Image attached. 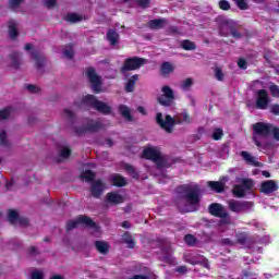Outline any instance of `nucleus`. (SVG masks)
I'll return each instance as SVG.
<instances>
[{
  "instance_id": "nucleus-1",
  "label": "nucleus",
  "mask_w": 279,
  "mask_h": 279,
  "mask_svg": "<svg viewBox=\"0 0 279 279\" xmlns=\"http://www.w3.org/2000/svg\"><path fill=\"white\" fill-rule=\"evenodd\" d=\"M177 197L174 198V205L182 214L195 213L199 210V204H202V191L199 185L182 184L175 189Z\"/></svg>"
},
{
  "instance_id": "nucleus-2",
  "label": "nucleus",
  "mask_w": 279,
  "mask_h": 279,
  "mask_svg": "<svg viewBox=\"0 0 279 279\" xmlns=\"http://www.w3.org/2000/svg\"><path fill=\"white\" fill-rule=\"evenodd\" d=\"M81 101L84 106H88V108H93L96 112H99V114H104L105 117L112 114V107L97 99L95 95L87 94L83 96Z\"/></svg>"
},
{
  "instance_id": "nucleus-3",
  "label": "nucleus",
  "mask_w": 279,
  "mask_h": 279,
  "mask_svg": "<svg viewBox=\"0 0 279 279\" xmlns=\"http://www.w3.org/2000/svg\"><path fill=\"white\" fill-rule=\"evenodd\" d=\"M156 123L161 128V130H165L167 134H172L173 133V128L175 125H182L183 120L180 114H178L175 118L167 114L165 119H162V113L158 112L156 116Z\"/></svg>"
},
{
  "instance_id": "nucleus-4",
  "label": "nucleus",
  "mask_w": 279,
  "mask_h": 279,
  "mask_svg": "<svg viewBox=\"0 0 279 279\" xmlns=\"http://www.w3.org/2000/svg\"><path fill=\"white\" fill-rule=\"evenodd\" d=\"M253 133L257 136H263L267 138L270 134H272L275 141H279V128L265 122H257L253 124Z\"/></svg>"
},
{
  "instance_id": "nucleus-5",
  "label": "nucleus",
  "mask_w": 279,
  "mask_h": 279,
  "mask_svg": "<svg viewBox=\"0 0 279 279\" xmlns=\"http://www.w3.org/2000/svg\"><path fill=\"white\" fill-rule=\"evenodd\" d=\"M142 158L155 162L158 169H162L167 165V158L162 156L158 147H147L143 150Z\"/></svg>"
},
{
  "instance_id": "nucleus-6",
  "label": "nucleus",
  "mask_w": 279,
  "mask_h": 279,
  "mask_svg": "<svg viewBox=\"0 0 279 279\" xmlns=\"http://www.w3.org/2000/svg\"><path fill=\"white\" fill-rule=\"evenodd\" d=\"M147 60L141 57H131L126 58L123 62V65L120 69V73H128L130 71H138L141 66H145Z\"/></svg>"
},
{
  "instance_id": "nucleus-7",
  "label": "nucleus",
  "mask_w": 279,
  "mask_h": 279,
  "mask_svg": "<svg viewBox=\"0 0 279 279\" xmlns=\"http://www.w3.org/2000/svg\"><path fill=\"white\" fill-rule=\"evenodd\" d=\"M86 77L88 78L89 83L92 84V90L95 95H99L101 93V76L97 74V70L95 68L89 66L86 69Z\"/></svg>"
},
{
  "instance_id": "nucleus-8",
  "label": "nucleus",
  "mask_w": 279,
  "mask_h": 279,
  "mask_svg": "<svg viewBox=\"0 0 279 279\" xmlns=\"http://www.w3.org/2000/svg\"><path fill=\"white\" fill-rule=\"evenodd\" d=\"M84 226L85 228H97V222H94L88 216H78L75 220H69L66 222V232L75 230L77 226Z\"/></svg>"
},
{
  "instance_id": "nucleus-9",
  "label": "nucleus",
  "mask_w": 279,
  "mask_h": 279,
  "mask_svg": "<svg viewBox=\"0 0 279 279\" xmlns=\"http://www.w3.org/2000/svg\"><path fill=\"white\" fill-rule=\"evenodd\" d=\"M161 93L162 94L157 98L158 104L165 108L173 106L175 101V94L173 93V89L169 85H165L161 88Z\"/></svg>"
},
{
  "instance_id": "nucleus-10",
  "label": "nucleus",
  "mask_w": 279,
  "mask_h": 279,
  "mask_svg": "<svg viewBox=\"0 0 279 279\" xmlns=\"http://www.w3.org/2000/svg\"><path fill=\"white\" fill-rule=\"evenodd\" d=\"M254 189V181L252 179H243L241 184L233 186L232 193L234 197L243 198L245 194Z\"/></svg>"
},
{
  "instance_id": "nucleus-11",
  "label": "nucleus",
  "mask_w": 279,
  "mask_h": 279,
  "mask_svg": "<svg viewBox=\"0 0 279 279\" xmlns=\"http://www.w3.org/2000/svg\"><path fill=\"white\" fill-rule=\"evenodd\" d=\"M104 129V123L100 121L89 120L84 126H76L74 132L77 136H82L85 132H99V130Z\"/></svg>"
},
{
  "instance_id": "nucleus-12",
  "label": "nucleus",
  "mask_w": 279,
  "mask_h": 279,
  "mask_svg": "<svg viewBox=\"0 0 279 279\" xmlns=\"http://www.w3.org/2000/svg\"><path fill=\"white\" fill-rule=\"evenodd\" d=\"M269 92L267 89L257 90L256 108L257 110H267L269 106Z\"/></svg>"
},
{
  "instance_id": "nucleus-13",
  "label": "nucleus",
  "mask_w": 279,
  "mask_h": 279,
  "mask_svg": "<svg viewBox=\"0 0 279 279\" xmlns=\"http://www.w3.org/2000/svg\"><path fill=\"white\" fill-rule=\"evenodd\" d=\"M208 213L213 217H218L219 219H228V217L230 216L228 211H226V208H223L222 205L219 203H211L208 206Z\"/></svg>"
},
{
  "instance_id": "nucleus-14",
  "label": "nucleus",
  "mask_w": 279,
  "mask_h": 279,
  "mask_svg": "<svg viewBox=\"0 0 279 279\" xmlns=\"http://www.w3.org/2000/svg\"><path fill=\"white\" fill-rule=\"evenodd\" d=\"M89 191L95 199H99L101 195H104V191H106V183L104 182V180L97 179L92 182Z\"/></svg>"
},
{
  "instance_id": "nucleus-15",
  "label": "nucleus",
  "mask_w": 279,
  "mask_h": 279,
  "mask_svg": "<svg viewBox=\"0 0 279 279\" xmlns=\"http://www.w3.org/2000/svg\"><path fill=\"white\" fill-rule=\"evenodd\" d=\"M254 204L252 202L243 201H230L229 208L232 213H245V210H250Z\"/></svg>"
},
{
  "instance_id": "nucleus-16",
  "label": "nucleus",
  "mask_w": 279,
  "mask_h": 279,
  "mask_svg": "<svg viewBox=\"0 0 279 279\" xmlns=\"http://www.w3.org/2000/svg\"><path fill=\"white\" fill-rule=\"evenodd\" d=\"M259 191L260 193H264V195L276 193V191H278V183L274 180L264 181L262 182Z\"/></svg>"
},
{
  "instance_id": "nucleus-17",
  "label": "nucleus",
  "mask_w": 279,
  "mask_h": 279,
  "mask_svg": "<svg viewBox=\"0 0 279 279\" xmlns=\"http://www.w3.org/2000/svg\"><path fill=\"white\" fill-rule=\"evenodd\" d=\"M241 158L246 162V165H251V167H262L263 165L259 161H256V157L252 156L250 151L242 150L240 153Z\"/></svg>"
},
{
  "instance_id": "nucleus-18",
  "label": "nucleus",
  "mask_w": 279,
  "mask_h": 279,
  "mask_svg": "<svg viewBox=\"0 0 279 279\" xmlns=\"http://www.w3.org/2000/svg\"><path fill=\"white\" fill-rule=\"evenodd\" d=\"M120 38L121 36L119 35V32L116 31V28H110L107 32V40L111 47L119 45Z\"/></svg>"
},
{
  "instance_id": "nucleus-19",
  "label": "nucleus",
  "mask_w": 279,
  "mask_h": 279,
  "mask_svg": "<svg viewBox=\"0 0 279 279\" xmlns=\"http://www.w3.org/2000/svg\"><path fill=\"white\" fill-rule=\"evenodd\" d=\"M107 202L117 206L119 204H123L125 199L118 192H109L107 193Z\"/></svg>"
},
{
  "instance_id": "nucleus-20",
  "label": "nucleus",
  "mask_w": 279,
  "mask_h": 279,
  "mask_svg": "<svg viewBox=\"0 0 279 279\" xmlns=\"http://www.w3.org/2000/svg\"><path fill=\"white\" fill-rule=\"evenodd\" d=\"M94 245L97 252H99V254H102L104 256L110 253V244L106 241L97 240L95 241Z\"/></svg>"
},
{
  "instance_id": "nucleus-21",
  "label": "nucleus",
  "mask_w": 279,
  "mask_h": 279,
  "mask_svg": "<svg viewBox=\"0 0 279 279\" xmlns=\"http://www.w3.org/2000/svg\"><path fill=\"white\" fill-rule=\"evenodd\" d=\"M173 71H175V66L173 65V63L169 61H165L163 63H161L160 73L163 77H169V75H171Z\"/></svg>"
},
{
  "instance_id": "nucleus-22",
  "label": "nucleus",
  "mask_w": 279,
  "mask_h": 279,
  "mask_svg": "<svg viewBox=\"0 0 279 279\" xmlns=\"http://www.w3.org/2000/svg\"><path fill=\"white\" fill-rule=\"evenodd\" d=\"M202 258H204V256L199 254L190 253L184 255V260L185 263H189V265H201Z\"/></svg>"
},
{
  "instance_id": "nucleus-23",
  "label": "nucleus",
  "mask_w": 279,
  "mask_h": 279,
  "mask_svg": "<svg viewBox=\"0 0 279 279\" xmlns=\"http://www.w3.org/2000/svg\"><path fill=\"white\" fill-rule=\"evenodd\" d=\"M31 56L36 62V69H41L43 66H45V62H47V59L38 50L32 51Z\"/></svg>"
},
{
  "instance_id": "nucleus-24",
  "label": "nucleus",
  "mask_w": 279,
  "mask_h": 279,
  "mask_svg": "<svg viewBox=\"0 0 279 279\" xmlns=\"http://www.w3.org/2000/svg\"><path fill=\"white\" fill-rule=\"evenodd\" d=\"M118 112H120L121 117L125 119L126 121H134V117H132V111H130V107L126 105H119Z\"/></svg>"
},
{
  "instance_id": "nucleus-25",
  "label": "nucleus",
  "mask_w": 279,
  "mask_h": 279,
  "mask_svg": "<svg viewBox=\"0 0 279 279\" xmlns=\"http://www.w3.org/2000/svg\"><path fill=\"white\" fill-rule=\"evenodd\" d=\"M111 184L121 189L123 186H128V180L121 174H113L111 178Z\"/></svg>"
},
{
  "instance_id": "nucleus-26",
  "label": "nucleus",
  "mask_w": 279,
  "mask_h": 279,
  "mask_svg": "<svg viewBox=\"0 0 279 279\" xmlns=\"http://www.w3.org/2000/svg\"><path fill=\"white\" fill-rule=\"evenodd\" d=\"M208 186L211 191H215V193H223V191H226V183L221 181H209Z\"/></svg>"
},
{
  "instance_id": "nucleus-27",
  "label": "nucleus",
  "mask_w": 279,
  "mask_h": 279,
  "mask_svg": "<svg viewBox=\"0 0 279 279\" xmlns=\"http://www.w3.org/2000/svg\"><path fill=\"white\" fill-rule=\"evenodd\" d=\"M122 243H125L129 250H134L136 247V241L132 238V233L129 231L124 232L122 235Z\"/></svg>"
},
{
  "instance_id": "nucleus-28",
  "label": "nucleus",
  "mask_w": 279,
  "mask_h": 279,
  "mask_svg": "<svg viewBox=\"0 0 279 279\" xmlns=\"http://www.w3.org/2000/svg\"><path fill=\"white\" fill-rule=\"evenodd\" d=\"M167 23L166 19H155V20H150L148 22V27L150 29H162V27H165Z\"/></svg>"
},
{
  "instance_id": "nucleus-29",
  "label": "nucleus",
  "mask_w": 279,
  "mask_h": 279,
  "mask_svg": "<svg viewBox=\"0 0 279 279\" xmlns=\"http://www.w3.org/2000/svg\"><path fill=\"white\" fill-rule=\"evenodd\" d=\"M136 82H138V74L132 75L125 84L126 93H134V88L136 87Z\"/></svg>"
},
{
  "instance_id": "nucleus-30",
  "label": "nucleus",
  "mask_w": 279,
  "mask_h": 279,
  "mask_svg": "<svg viewBox=\"0 0 279 279\" xmlns=\"http://www.w3.org/2000/svg\"><path fill=\"white\" fill-rule=\"evenodd\" d=\"M9 37L11 40L19 38V28H16V23H14V21L9 22Z\"/></svg>"
},
{
  "instance_id": "nucleus-31",
  "label": "nucleus",
  "mask_w": 279,
  "mask_h": 279,
  "mask_svg": "<svg viewBox=\"0 0 279 279\" xmlns=\"http://www.w3.org/2000/svg\"><path fill=\"white\" fill-rule=\"evenodd\" d=\"M20 217L21 216H19V211H16L14 209H9L8 221H9V223H11V226H16Z\"/></svg>"
},
{
  "instance_id": "nucleus-32",
  "label": "nucleus",
  "mask_w": 279,
  "mask_h": 279,
  "mask_svg": "<svg viewBox=\"0 0 279 279\" xmlns=\"http://www.w3.org/2000/svg\"><path fill=\"white\" fill-rule=\"evenodd\" d=\"M11 62H12V66L13 69H20L21 66V53L20 52H12L10 56H9Z\"/></svg>"
},
{
  "instance_id": "nucleus-33",
  "label": "nucleus",
  "mask_w": 279,
  "mask_h": 279,
  "mask_svg": "<svg viewBox=\"0 0 279 279\" xmlns=\"http://www.w3.org/2000/svg\"><path fill=\"white\" fill-rule=\"evenodd\" d=\"M181 48H183L184 51H195L197 49V46L195 43L184 39L181 41Z\"/></svg>"
},
{
  "instance_id": "nucleus-34",
  "label": "nucleus",
  "mask_w": 279,
  "mask_h": 279,
  "mask_svg": "<svg viewBox=\"0 0 279 279\" xmlns=\"http://www.w3.org/2000/svg\"><path fill=\"white\" fill-rule=\"evenodd\" d=\"M124 171H126V173H129V175H131V178H133V180H138L140 175L136 172V168H134V166H132L130 163H125Z\"/></svg>"
},
{
  "instance_id": "nucleus-35",
  "label": "nucleus",
  "mask_w": 279,
  "mask_h": 279,
  "mask_svg": "<svg viewBox=\"0 0 279 279\" xmlns=\"http://www.w3.org/2000/svg\"><path fill=\"white\" fill-rule=\"evenodd\" d=\"M95 172L92 170H85L81 173V179L85 180V182H95Z\"/></svg>"
},
{
  "instance_id": "nucleus-36",
  "label": "nucleus",
  "mask_w": 279,
  "mask_h": 279,
  "mask_svg": "<svg viewBox=\"0 0 279 279\" xmlns=\"http://www.w3.org/2000/svg\"><path fill=\"white\" fill-rule=\"evenodd\" d=\"M229 29L232 38H235V40L243 38V33L239 32V28L234 24L229 25Z\"/></svg>"
},
{
  "instance_id": "nucleus-37",
  "label": "nucleus",
  "mask_w": 279,
  "mask_h": 279,
  "mask_svg": "<svg viewBox=\"0 0 279 279\" xmlns=\"http://www.w3.org/2000/svg\"><path fill=\"white\" fill-rule=\"evenodd\" d=\"M83 20L82 15H77V13H68L65 16V21H69V23H80Z\"/></svg>"
},
{
  "instance_id": "nucleus-38",
  "label": "nucleus",
  "mask_w": 279,
  "mask_h": 279,
  "mask_svg": "<svg viewBox=\"0 0 279 279\" xmlns=\"http://www.w3.org/2000/svg\"><path fill=\"white\" fill-rule=\"evenodd\" d=\"M10 114H12V107H7V108L0 110V119L2 121L10 119Z\"/></svg>"
},
{
  "instance_id": "nucleus-39",
  "label": "nucleus",
  "mask_w": 279,
  "mask_h": 279,
  "mask_svg": "<svg viewBox=\"0 0 279 279\" xmlns=\"http://www.w3.org/2000/svg\"><path fill=\"white\" fill-rule=\"evenodd\" d=\"M211 138H213L214 141H221V138H223V129H221V128H216V129L214 130V133H213V135H211Z\"/></svg>"
},
{
  "instance_id": "nucleus-40",
  "label": "nucleus",
  "mask_w": 279,
  "mask_h": 279,
  "mask_svg": "<svg viewBox=\"0 0 279 279\" xmlns=\"http://www.w3.org/2000/svg\"><path fill=\"white\" fill-rule=\"evenodd\" d=\"M184 242L186 243V245H189L190 247L195 246V243H197V239L194 238L193 234H186L184 236Z\"/></svg>"
},
{
  "instance_id": "nucleus-41",
  "label": "nucleus",
  "mask_w": 279,
  "mask_h": 279,
  "mask_svg": "<svg viewBox=\"0 0 279 279\" xmlns=\"http://www.w3.org/2000/svg\"><path fill=\"white\" fill-rule=\"evenodd\" d=\"M236 243H239V245H245V243H247V233L245 232L238 233Z\"/></svg>"
},
{
  "instance_id": "nucleus-42",
  "label": "nucleus",
  "mask_w": 279,
  "mask_h": 279,
  "mask_svg": "<svg viewBox=\"0 0 279 279\" xmlns=\"http://www.w3.org/2000/svg\"><path fill=\"white\" fill-rule=\"evenodd\" d=\"M59 156L64 160H66L68 158H71V148L69 147L61 148Z\"/></svg>"
},
{
  "instance_id": "nucleus-43",
  "label": "nucleus",
  "mask_w": 279,
  "mask_h": 279,
  "mask_svg": "<svg viewBox=\"0 0 279 279\" xmlns=\"http://www.w3.org/2000/svg\"><path fill=\"white\" fill-rule=\"evenodd\" d=\"M239 10H250V4L245 0H233Z\"/></svg>"
},
{
  "instance_id": "nucleus-44",
  "label": "nucleus",
  "mask_w": 279,
  "mask_h": 279,
  "mask_svg": "<svg viewBox=\"0 0 279 279\" xmlns=\"http://www.w3.org/2000/svg\"><path fill=\"white\" fill-rule=\"evenodd\" d=\"M219 9L223 10L225 12H228V10H230L231 5L230 2L228 0H220L218 2Z\"/></svg>"
},
{
  "instance_id": "nucleus-45",
  "label": "nucleus",
  "mask_w": 279,
  "mask_h": 279,
  "mask_svg": "<svg viewBox=\"0 0 279 279\" xmlns=\"http://www.w3.org/2000/svg\"><path fill=\"white\" fill-rule=\"evenodd\" d=\"M0 145L8 147V133L5 131H0Z\"/></svg>"
},
{
  "instance_id": "nucleus-46",
  "label": "nucleus",
  "mask_w": 279,
  "mask_h": 279,
  "mask_svg": "<svg viewBox=\"0 0 279 279\" xmlns=\"http://www.w3.org/2000/svg\"><path fill=\"white\" fill-rule=\"evenodd\" d=\"M269 90H270V95L272 97H279V86L271 83L270 86H269Z\"/></svg>"
},
{
  "instance_id": "nucleus-47",
  "label": "nucleus",
  "mask_w": 279,
  "mask_h": 279,
  "mask_svg": "<svg viewBox=\"0 0 279 279\" xmlns=\"http://www.w3.org/2000/svg\"><path fill=\"white\" fill-rule=\"evenodd\" d=\"M179 117L182 118L183 123H191V114L186 110L179 113Z\"/></svg>"
},
{
  "instance_id": "nucleus-48",
  "label": "nucleus",
  "mask_w": 279,
  "mask_h": 279,
  "mask_svg": "<svg viewBox=\"0 0 279 279\" xmlns=\"http://www.w3.org/2000/svg\"><path fill=\"white\" fill-rule=\"evenodd\" d=\"M193 86V78H186L185 81L182 82L181 88L183 90H189Z\"/></svg>"
},
{
  "instance_id": "nucleus-49",
  "label": "nucleus",
  "mask_w": 279,
  "mask_h": 279,
  "mask_svg": "<svg viewBox=\"0 0 279 279\" xmlns=\"http://www.w3.org/2000/svg\"><path fill=\"white\" fill-rule=\"evenodd\" d=\"M140 8H143V10H147L151 5V0H136Z\"/></svg>"
},
{
  "instance_id": "nucleus-50",
  "label": "nucleus",
  "mask_w": 279,
  "mask_h": 279,
  "mask_svg": "<svg viewBox=\"0 0 279 279\" xmlns=\"http://www.w3.org/2000/svg\"><path fill=\"white\" fill-rule=\"evenodd\" d=\"M23 0H9L10 10H15V8H20Z\"/></svg>"
},
{
  "instance_id": "nucleus-51",
  "label": "nucleus",
  "mask_w": 279,
  "mask_h": 279,
  "mask_svg": "<svg viewBox=\"0 0 279 279\" xmlns=\"http://www.w3.org/2000/svg\"><path fill=\"white\" fill-rule=\"evenodd\" d=\"M26 90H29V93H33L34 95H37V93H40V87L33 85V84H27L26 85Z\"/></svg>"
},
{
  "instance_id": "nucleus-52",
  "label": "nucleus",
  "mask_w": 279,
  "mask_h": 279,
  "mask_svg": "<svg viewBox=\"0 0 279 279\" xmlns=\"http://www.w3.org/2000/svg\"><path fill=\"white\" fill-rule=\"evenodd\" d=\"M63 114L65 119H69V121H75V113L69 109H64Z\"/></svg>"
},
{
  "instance_id": "nucleus-53",
  "label": "nucleus",
  "mask_w": 279,
  "mask_h": 279,
  "mask_svg": "<svg viewBox=\"0 0 279 279\" xmlns=\"http://www.w3.org/2000/svg\"><path fill=\"white\" fill-rule=\"evenodd\" d=\"M175 34H180V29L178 28V26H170L167 28L168 36H175Z\"/></svg>"
},
{
  "instance_id": "nucleus-54",
  "label": "nucleus",
  "mask_w": 279,
  "mask_h": 279,
  "mask_svg": "<svg viewBox=\"0 0 279 279\" xmlns=\"http://www.w3.org/2000/svg\"><path fill=\"white\" fill-rule=\"evenodd\" d=\"M215 77L218 82H223V71H221V68H216Z\"/></svg>"
},
{
  "instance_id": "nucleus-55",
  "label": "nucleus",
  "mask_w": 279,
  "mask_h": 279,
  "mask_svg": "<svg viewBox=\"0 0 279 279\" xmlns=\"http://www.w3.org/2000/svg\"><path fill=\"white\" fill-rule=\"evenodd\" d=\"M63 54H64L65 58H68L69 60H73V57L75 56V52L73 51V48H70V49L63 50Z\"/></svg>"
},
{
  "instance_id": "nucleus-56",
  "label": "nucleus",
  "mask_w": 279,
  "mask_h": 279,
  "mask_svg": "<svg viewBox=\"0 0 279 279\" xmlns=\"http://www.w3.org/2000/svg\"><path fill=\"white\" fill-rule=\"evenodd\" d=\"M56 3H58V0H45L44 5L46 8H56Z\"/></svg>"
},
{
  "instance_id": "nucleus-57",
  "label": "nucleus",
  "mask_w": 279,
  "mask_h": 279,
  "mask_svg": "<svg viewBox=\"0 0 279 279\" xmlns=\"http://www.w3.org/2000/svg\"><path fill=\"white\" fill-rule=\"evenodd\" d=\"M270 112L271 114H275V117H279V105L278 104L272 105L270 107Z\"/></svg>"
},
{
  "instance_id": "nucleus-58",
  "label": "nucleus",
  "mask_w": 279,
  "mask_h": 279,
  "mask_svg": "<svg viewBox=\"0 0 279 279\" xmlns=\"http://www.w3.org/2000/svg\"><path fill=\"white\" fill-rule=\"evenodd\" d=\"M17 223L20 226H29V219L20 216V218L17 219Z\"/></svg>"
},
{
  "instance_id": "nucleus-59",
  "label": "nucleus",
  "mask_w": 279,
  "mask_h": 279,
  "mask_svg": "<svg viewBox=\"0 0 279 279\" xmlns=\"http://www.w3.org/2000/svg\"><path fill=\"white\" fill-rule=\"evenodd\" d=\"M28 254H29V256H38V254H40V252H38V248L36 246H31L28 248Z\"/></svg>"
},
{
  "instance_id": "nucleus-60",
  "label": "nucleus",
  "mask_w": 279,
  "mask_h": 279,
  "mask_svg": "<svg viewBox=\"0 0 279 279\" xmlns=\"http://www.w3.org/2000/svg\"><path fill=\"white\" fill-rule=\"evenodd\" d=\"M175 271H177V274H182V275H184V274H187L189 268H187L186 266H178V267L175 268Z\"/></svg>"
},
{
  "instance_id": "nucleus-61",
  "label": "nucleus",
  "mask_w": 279,
  "mask_h": 279,
  "mask_svg": "<svg viewBox=\"0 0 279 279\" xmlns=\"http://www.w3.org/2000/svg\"><path fill=\"white\" fill-rule=\"evenodd\" d=\"M31 277H32L33 279H43V278H44V275H43V272H40V271H38V270H35V271H33V272L31 274Z\"/></svg>"
},
{
  "instance_id": "nucleus-62",
  "label": "nucleus",
  "mask_w": 279,
  "mask_h": 279,
  "mask_svg": "<svg viewBox=\"0 0 279 279\" xmlns=\"http://www.w3.org/2000/svg\"><path fill=\"white\" fill-rule=\"evenodd\" d=\"M238 66L239 69H243V70L247 69V61L245 59H240L238 61Z\"/></svg>"
},
{
  "instance_id": "nucleus-63",
  "label": "nucleus",
  "mask_w": 279,
  "mask_h": 279,
  "mask_svg": "<svg viewBox=\"0 0 279 279\" xmlns=\"http://www.w3.org/2000/svg\"><path fill=\"white\" fill-rule=\"evenodd\" d=\"M201 265H203V267H205V269H210V264L208 263V259H206L204 256L201 259Z\"/></svg>"
},
{
  "instance_id": "nucleus-64",
  "label": "nucleus",
  "mask_w": 279,
  "mask_h": 279,
  "mask_svg": "<svg viewBox=\"0 0 279 279\" xmlns=\"http://www.w3.org/2000/svg\"><path fill=\"white\" fill-rule=\"evenodd\" d=\"M131 279H149V276L146 275H134Z\"/></svg>"
}]
</instances>
